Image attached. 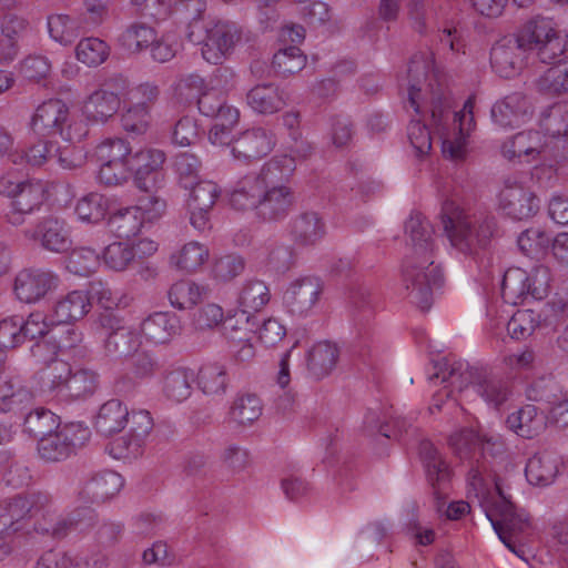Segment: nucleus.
Returning a JSON list of instances; mask_svg holds the SVG:
<instances>
[{"instance_id": "f257e3e1", "label": "nucleus", "mask_w": 568, "mask_h": 568, "mask_svg": "<svg viewBox=\"0 0 568 568\" xmlns=\"http://www.w3.org/2000/svg\"><path fill=\"white\" fill-rule=\"evenodd\" d=\"M409 253L402 266V277L408 297L422 311H428L433 301V288L443 285V274L433 260L434 229L419 212L410 214L405 223Z\"/></svg>"}, {"instance_id": "f03ea898", "label": "nucleus", "mask_w": 568, "mask_h": 568, "mask_svg": "<svg viewBox=\"0 0 568 568\" xmlns=\"http://www.w3.org/2000/svg\"><path fill=\"white\" fill-rule=\"evenodd\" d=\"M440 221L450 245L467 256H477L498 236L494 215L486 212L468 213L450 199L442 203Z\"/></svg>"}, {"instance_id": "7ed1b4c3", "label": "nucleus", "mask_w": 568, "mask_h": 568, "mask_svg": "<svg viewBox=\"0 0 568 568\" xmlns=\"http://www.w3.org/2000/svg\"><path fill=\"white\" fill-rule=\"evenodd\" d=\"M498 499L486 510L494 530L503 544L518 557L525 559L524 549L517 546L520 536L530 528V518L524 509H517L511 495H506L500 478H496Z\"/></svg>"}, {"instance_id": "20e7f679", "label": "nucleus", "mask_w": 568, "mask_h": 568, "mask_svg": "<svg viewBox=\"0 0 568 568\" xmlns=\"http://www.w3.org/2000/svg\"><path fill=\"white\" fill-rule=\"evenodd\" d=\"M0 194L11 199V211L7 214L8 222L14 226L27 224L36 209H40L43 200V187L40 181L26 178L18 172H8L0 176Z\"/></svg>"}, {"instance_id": "39448f33", "label": "nucleus", "mask_w": 568, "mask_h": 568, "mask_svg": "<svg viewBox=\"0 0 568 568\" xmlns=\"http://www.w3.org/2000/svg\"><path fill=\"white\" fill-rule=\"evenodd\" d=\"M536 37L530 27H521L516 34L498 40L490 50V64L501 78L510 79L519 74L529 57V39Z\"/></svg>"}, {"instance_id": "423d86ee", "label": "nucleus", "mask_w": 568, "mask_h": 568, "mask_svg": "<svg viewBox=\"0 0 568 568\" xmlns=\"http://www.w3.org/2000/svg\"><path fill=\"white\" fill-rule=\"evenodd\" d=\"M50 495L45 491H30L0 501V532L11 535L22 529L21 521L45 510Z\"/></svg>"}, {"instance_id": "0eeeda50", "label": "nucleus", "mask_w": 568, "mask_h": 568, "mask_svg": "<svg viewBox=\"0 0 568 568\" xmlns=\"http://www.w3.org/2000/svg\"><path fill=\"white\" fill-rule=\"evenodd\" d=\"M524 27H530L536 34L527 42L529 55L535 54L545 64H557L566 59L567 41L555 30L551 19L536 17Z\"/></svg>"}, {"instance_id": "6e6552de", "label": "nucleus", "mask_w": 568, "mask_h": 568, "mask_svg": "<svg viewBox=\"0 0 568 568\" xmlns=\"http://www.w3.org/2000/svg\"><path fill=\"white\" fill-rule=\"evenodd\" d=\"M242 32L236 23L211 19L204 27L202 57L212 64H221L241 40Z\"/></svg>"}, {"instance_id": "1a4fd4ad", "label": "nucleus", "mask_w": 568, "mask_h": 568, "mask_svg": "<svg viewBox=\"0 0 568 568\" xmlns=\"http://www.w3.org/2000/svg\"><path fill=\"white\" fill-rule=\"evenodd\" d=\"M449 446L454 454L462 460L478 462L484 454L496 455L503 452L504 443L500 436L488 435L470 427H464L449 436Z\"/></svg>"}, {"instance_id": "9d476101", "label": "nucleus", "mask_w": 568, "mask_h": 568, "mask_svg": "<svg viewBox=\"0 0 568 568\" xmlns=\"http://www.w3.org/2000/svg\"><path fill=\"white\" fill-rule=\"evenodd\" d=\"M165 160V153L156 149H141L132 152L128 163L135 186L143 192H152L158 189L164 179L162 166Z\"/></svg>"}, {"instance_id": "9b49d317", "label": "nucleus", "mask_w": 568, "mask_h": 568, "mask_svg": "<svg viewBox=\"0 0 568 568\" xmlns=\"http://www.w3.org/2000/svg\"><path fill=\"white\" fill-rule=\"evenodd\" d=\"M88 436L87 429L77 425H67L39 439L38 453L47 462H60L68 458L77 447L82 446Z\"/></svg>"}, {"instance_id": "f8f14e48", "label": "nucleus", "mask_w": 568, "mask_h": 568, "mask_svg": "<svg viewBox=\"0 0 568 568\" xmlns=\"http://www.w3.org/2000/svg\"><path fill=\"white\" fill-rule=\"evenodd\" d=\"M22 234L28 241L55 253L68 251L72 243L64 221L53 215L44 216L33 224H28L23 227Z\"/></svg>"}, {"instance_id": "ddd939ff", "label": "nucleus", "mask_w": 568, "mask_h": 568, "mask_svg": "<svg viewBox=\"0 0 568 568\" xmlns=\"http://www.w3.org/2000/svg\"><path fill=\"white\" fill-rule=\"evenodd\" d=\"M419 458L425 468L426 477L437 500V509L445 503V487L450 479V468L442 453L427 439L419 443Z\"/></svg>"}, {"instance_id": "4468645a", "label": "nucleus", "mask_w": 568, "mask_h": 568, "mask_svg": "<svg viewBox=\"0 0 568 568\" xmlns=\"http://www.w3.org/2000/svg\"><path fill=\"white\" fill-rule=\"evenodd\" d=\"M124 486V479L114 470L91 475L79 488L77 500L83 506L105 503L115 497Z\"/></svg>"}, {"instance_id": "2eb2a0df", "label": "nucleus", "mask_w": 568, "mask_h": 568, "mask_svg": "<svg viewBox=\"0 0 568 568\" xmlns=\"http://www.w3.org/2000/svg\"><path fill=\"white\" fill-rule=\"evenodd\" d=\"M499 206L508 216L525 220L534 216L539 210L536 195L517 182L506 181L499 193Z\"/></svg>"}, {"instance_id": "dca6fc26", "label": "nucleus", "mask_w": 568, "mask_h": 568, "mask_svg": "<svg viewBox=\"0 0 568 568\" xmlns=\"http://www.w3.org/2000/svg\"><path fill=\"white\" fill-rule=\"evenodd\" d=\"M69 106L60 99H50L42 102L34 111L31 121V130L40 136L60 135L68 123Z\"/></svg>"}, {"instance_id": "f3484780", "label": "nucleus", "mask_w": 568, "mask_h": 568, "mask_svg": "<svg viewBox=\"0 0 568 568\" xmlns=\"http://www.w3.org/2000/svg\"><path fill=\"white\" fill-rule=\"evenodd\" d=\"M191 190L187 200L190 222L194 229L204 231L210 227V211L220 196V189L212 181H199Z\"/></svg>"}, {"instance_id": "a211bd4d", "label": "nucleus", "mask_w": 568, "mask_h": 568, "mask_svg": "<svg viewBox=\"0 0 568 568\" xmlns=\"http://www.w3.org/2000/svg\"><path fill=\"white\" fill-rule=\"evenodd\" d=\"M296 203V194L291 185L262 187L257 217L265 222H277L287 217Z\"/></svg>"}, {"instance_id": "6ab92c4d", "label": "nucleus", "mask_w": 568, "mask_h": 568, "mask_svg": "<svg viewBox=\"0 0 568 568\" xmlns=\"http://www.w3.org/2000/svg\"><path fill=\"white\" fill-rule=\"evenodd\" d=\"M274 145L275 139L272 132L263 128H253L235 138L231 153L236 160L252 162L266 156Z\"/></svg>"}, {"instance_id": "aec40b11", "label": "nucleus", "mask_w": 568, "mask_h": 568, "mask_svg": "<svg viewBox=\"0 0 568 568\" xmlns=\"http://www.w3.org/2000/svg\"><path fill=\"white\" fill-rule=\"evenodd\" d=\"M57 276L43 270L26 268L14 280L16 296L23 303H34L57 286Z\"/></svg>"}, {"instance_id": "412c9836", "label": "nucleus", "mask_w": 568, "mask_h": 568, "mask_svg": "<svg viewBox=\"0 0 568 568\" xmlns=\"http://www.w3.org/2000/svg\"><path fill=\"white\" fill-rule=\"evenodd\" d=\"M321 293L322 284L318 278L303 277L290 285L283 300L291 314L303 316L313 308Z\"/></svg>"}, {"instance_id": "4be33fe9", "label": "nucleus", "mask_w": 568, "mask_h": 568, "mask_svg": "<svg viewBox=\"0 0 568 568\" xmlns=\"http://www.w3.org/2000/svg\"><path fill=\"white\" fill-rule=\"evenodd\" d=\"M29 22L16 14L4 13L0 18V63L12 62L20 50L19 42L28 31Z\"/></svg>"}, {"instance_id": "5701e85b", "label": "nucleus", "mask_w": 568, "mask_h": 568, "mask_svg": "<svg viewBox=\"0 0 568 568\" xmlns=\"http://www.w3.org/2000/svg\"><path fill=\"white\" fill-rule=\"evenodd\" d=\"M71 365L62 359H53L36 374L37 390L45 397H65Z\"/></svg>"}, {"instance_id": "b1692460", "label": "nucleus", "mask_w": 568, "mask_h": 568, "mask_svg": "<svg viewBox=\"0 0 568 568\" xmlns=\"http://www.w3.org/2000/svg\"><path fill=\"white\" fill-rule=\"evenodd\" d=\"M531 113L528 99L520 92L511 93L491 108V118L503 128L519 126Z\"/></svg>"}, {"instance_id": "393cba45", "label": "nucleus", "mask_w": 568, "mask_h": 568, "mask_svg": "<svg viewBox=\"0 0 568 568\" xmlns=\"http://www.w3.org/2000/svg\"><path fill=\"white\" fill-rule=\"evenodd\" d=\"M290 234L297 245L313 246L324 239L326 225L317 212L304 211L291 221Z\"/></svg>"}, {"instance_id": "a878e982", "label": "nucleus", "mask_w": 568, "mask_h": 568, "mask_svg": "<svg viewBox=\"0 0 568 568\" xmlns=\"http://www.w3.org/2000/svg\"><path fill=\"white\" fill-rule=\"evenodd\" d=\"M288 100L287 93L274 83H261L246 94L248 106L260 114H273L282 110Z\"/></svg>"}, {"instance_id": "bb28decb", "label": "nucleus", "mask_w": 568, "mask_h": 568, "mask_svg": "<svg viewBox=\"0 0 568 568\" xmlns=\"http://www.w3.org/2000/svg\"><path fill=\"white\" fill-rule=\"evenodd\" d=\"M180 331V318L170 312H155L141 324L143 336L154 344L169 343Z\"/></svg>"}, {"instance_id": "cd10ccee", "label": "nucleus", "mask_w": 568, "mask_h": 568, "mask_svg": "<svg viewBox=\"0 0 568 568\" xmlns=\"http://www.w3.org/2000/svg\"><path fill=\"white\" fill-rule=\"evenodd\" d=\"M91 308L87 291L75 290L60 298L53 308L51 324H70L83 318Z\"/></svg>"}, {"instance_id": "c85d7f7f", "label": "nucleus", "mask_w": 568, "mask_h": 568, "mask_svg": "<svg viewBox=\"0 0 568 568\" xmlns=\"http://www.w3.org/2000/svg\"><path fill=\"white\" fill-rule=\"evenodd\" d=\"M475 393L494 408L500 407L510 395L508 382L483 367L481 372H474Z\"/></svg>"}, {"instance_id": "c756f323", "label": "nucleus", "mask_w": 568, "mask_h": 568, "mask_svg": "<svg viewBox=\"0 0 568 568\" xmlns=\"http://www.w3.org/2000/svg\"><path fill=\"white\" fill-rule=\"evenodd\" d=\"M129 415L128 407L120 399H110L100 406L93 427L102 436H111L128 425Z\"/></svg>"}, {"instance_id": "7c9ffc66", "label": "nucleus", "mask_w": 568, "mask_h": 568, "mask_svg": "<svg viewBox=\"0 0 568 568\" xmlns=\"http://www.w3.org/2000/svg\"><path fill=\"white\" fill-rule=\"evenodd\" d=\"M206 12V0H180L175 7V13L186 24L185 36L192 43L203 40L204 14Z\"/></svg>"}, {"instance_id": "2f4dec72", "label": "nucleus", "mask_w": 568, "mask_h": 568, "mask_svg": "<svg viewBox=\"0 0 568 568\" xmlns=\"http://www.w3.org/2000/svg\"><path fill=\"white\" fill-rule=\"evenodd\" d=\"M546 414L534 405H525L507 417V426L524 438H534L546 428Z\"/></svg>"}, {"instance_id": "473e14b6", "label": "nucleus", "mask_w": 568, "mask_h": 568, "mask_svg": "<svg viewBox=\"0 0 568 568\" xmlns=\"http://www.w3.org/2000/svg\"><path fill=\"white\" fill-rule=\"evenodd\" d=\"M121 99L109 91L97 89L83 103L85 119L94 123H104L120 109Z\"/></svg>"}, {"instance_id": "72a5a7b5", "label": "nucleus", "mask_w": 568, "mask_h": 568, "mask_svg": "<svg viewBox=\"0 0 568 568\" xmlns=\"http://www.w3.org/2000/svg\"><path fill=\"white\" fill-rule=\"evenodd\" d=\"M296 170L295 159L290 155H275L262 166L258 174V182L263 187H278L290 185V179Z\"/></svg>"}, {"instance_id": "f704fd0d", "label": "nucleus", "mask_w": 568, "mask_h": 568, "mask_svg": "<svg viewBox=\"0 0 568 568\" xmlns=\"http://www.w3.org/2000/svg\"><path fill=\"white\" fill-rule=\"evenodd\" d=\"M339 358L338 347L327 341L315 344L307 354V371L315 379L328 376Z\"/></svg>"}, {"instance_id": "c9c22d12", "label": "nucleus", "mask_w": 568, "mask_h": 568, "mask_svg": "<svg viewBox=\"0 0 568 568\" xmlns=\"http://www.w3.org/2000/svg\"><path fill=\"white\" fill-rule=\"evenodd\" d=\"M483 367H463L462 363L448 365L447 362L439 367V369L429 376V381H438L442 383H449V390L445 392V396L449 397L452 393L456 389L458 392H463L468 386H471L475 390V378L473 374L474 372H481ZM447 388V386H445Z\"/></svg>"}, {"instance_id": "e433bc0d", "label": "nucleus", "mask_w": 568, "mask_h": 568, "mask_svg": "<svg viewBox=\"0 0 568 568\" xmlns=\"http://www.w3.org/2000/svg\"><path fill=\"white\" fill-rule=\"evenodd\" d=\"M558 474V460L551 453H537L526 464L527 480L535 486L550 485Z\"/></svg>"}, {"instance_id": "4c0bfd02", "label": "nucleus", "mask_w": 568, "mask_h": 568, "mask_svg": "<svg viewBox=\"0 0 568 568\" xmlns=\"http://www.w3.org/2000/svg\"><path fill=\"white\" fill-rule=\"evenodd\" d=\"M262 185L253 174L242 178L230 194V205L237 211L255 210L260 205Z\"/></svg>"}, {"instance_id": "58836bf2", "label": "nucleus", "mask_w": 568, "mask_h": 568, "mask_svg": "<svg viewBox=\"0 0 568 568\" xmlns=\"http://www.w3.org/2000/svg\"><path fill=\"white\" fill-rule=\"evenodd\" d=\"M270 290L265 282L256 278L248 280L240 291L237 298L240 310L237 312L254 315L270 302Z\"/></svg>"}, {"instance_id": "ea45409f", "label": "nucleus", "mask_w": 568, "mask_h": 568, "mask_svg": "<svg viewBox=\"0 0 568 568\" xmlns=\"http://www.w3.org/2000/svg\"><path fill=\"white\" fill-rule=\"evenodd\" d=\"M140 347L138 334L129 326L108 334L104 338L103 349L111 358H123L132 355Z\"/></svg>"}, {"instance_id": "a19ab883", "label": "nucleus", "mask_w": 568, "mask_h": 568, "mask_svg": "<svg viewBox=\"0 0 568 568\" xmlns=\"http://www.w3.org/2000/svg\"><path fill=\"white\" fill-rule=\"evenodd\" d=\"M222 329L230 345L252 341L256 334L255 316L236 312L224 320Z\"/></svg>"}, {"instance_id": "79ce46f5", "label": "nucleus", "mask_w": 568, "mask_h": 568, "mask_svg": "<svg viewBox=\"0 0 568 568\" xmlns=\"http://www.w3.org/2000/svg\"><path fill=\"white\" fill-rule=\"evenodd\" d=\"M528 273L519 267H513L505 272L501 281V297L505 303L518 305L528 300L529 284Z\"/></svg>"}, {"instance_id": "37998d69", "label": "nucleus", "mask_w": 568, "mask_h": 568, "mask_svg": "<svg viewBox=\"0 0 568 568\" xmlns=\"http://www.w3.org/2000/svg\"><path fill=\"white\" fill-rule=\"evenodd\" d=\"M112 231L119 239H131L136 236L145 225L143 222V212L136 206L121 209L113 213L109 220Z\"/></svg>"}, {"instance_id": "c03bdc74", "label": "nucleus", "mask_w": 568, "mask_h": 568, "mask_svg": "<svg viewBox=\"0 0 568 568\" xmlns=\"http://www.w3.org/2000/svg\"><path fill=\"white\" fill-rule=\"evenodd\" d=\"M349 301L354 308L355 320L361 323H367L374 315L377 295L366 283H356L349 292Z\"/></svg>"}, {"instance_id": "a18cd8bd", "label": "nucleus", "mask_w": 568, "mask_h": 568, "mask_svg": "<svg viewBox=\"0 0 568 568\" xmlns=\"http://www.w3.org/2000/svg\"><path fill=\"white\" fill-rule=\"evenodd\" d=\"M227 384V372L223 364H205L200 368L197 373V386L206 395L224 394Z\"/></svg>"}, {"instance_id": "49530a36", "label": "nucleus", "mask_w": 568, "mask_h": 568, "mask_svg": "<svg viewBox=\"0 0 568 568\" xmlns=\"http://www.w3.org/2000/svg\"><path fill=\"white\" fill-rule=\"evenodd\" d=\"M99 375L88 368H79L73 371L71 368L69 381L65 387L64 398H85L93 395L98 388Z\"/></svg>"}, {"instance_id": "de8ad7c7", "label": "nucleus", "mask_w": 568, "mask_h": 568, "mask_svg": "<svg viewBox=\"0 0 568 568\" xmlns=\"http://www.w3.org/2000/svg\"><path fill=\"white\" fill-rule=\"evenodd\" d=\"M306 55L296 45L280 49L272 60V70L278 77L286 78L303 70Z\"/></svg>"}, {"instance_id": "09e8293b", "label": "nucleus", "mask_w": 568, "mask_h": 568, "mask_svg": "<svg viewBox=\"0 0 568 568\" xmlns=\"http://www.w3.org/2000/svg\"><path fill=\"white\" fill-rule=\"evenodd\" d=\"M536 89L546 95H558L568 92V62L552 64L536 80Z\"/></svg>"}, {"instance_id": "8fccbe9b", "label": "nucleus", "mask_w": 568, "mask_h": 568, "mask_svg": "<svg viewBox=\"0 0 568 568\" xmlns=\"http://www.w3.org/2000/svg\"><path fill=\"white\" fill-rule=\"evenodd\" d=\"M155 31L143 22H134L119 36V43L129 52L138 53L154 42Z\"/></svg>"}, {"instance_id": "3c124183", "label": "nucleus", "mask_w": 568, "mask_h": 568, "mask_svg": "<svg viewBox=\"0 0 568 568\" xmlns=\"http://www.w3.org/2000/svg\"><path fill=\"white\" fill-rule=\"evenodd\" d=\"M529 400L542 403L555 407L562 398V390L559 383L552 376H544L535 379L527 388Z\"/></svg>"}, {"instance_id": "603ef678", "label": "nucleus", "mask_w": 568, "mask_h": 568, "mask_svg": "<svg viewBox=\"0 0 568 568\" xmlns=\"http://www.w3.org/2000/svg\"><path fill=\"white\" fill-rule=\"evenodd\" d=\"M31 399V393L24 388L20 381L6 374H0V410L9 412L20 407Z\"/></svg>"}, {"instance_id": "864d4df0", "label": "nucleus", "mask_w": 568, "mask_h": 568, "mask_svg": "<svg viewBox=\"0 0 568 568\" xmlns=\"http://www.w3.org/2000/svg\"><path fill=\"white\" fill-rule=\"evenodd\" d=\"M24 432L30 436L41 439L59 427L58 417L47 408H37L24 417Z\"/></svg>"}, {"instance_id": "5fc2aeb1", "label": "nucleus", "mask_w": 568, "mask_h": 568, "mask_svg": "<svg viewBox=\"0 0 568 568\" xmlns=\"http://www.w3.org/2000/svg\"><path fill=\"white\" fill-rule=\"evenodd\" d=\"M551 236L541 227L532 226L519 234L517 244L525 255L539 257L547 252L548 247L551 245Z\"/></svg>"}, {"instance_id": "6e6d98bb", "label": "nucleus", "mask_w": 568, "mask_h": 568, "mask_svg": "<svg viewBox=\"0 0 568 568\" xmlns=\"http://www.w3.org/2000/svg\"><path fill=\"white\" fill-rule=\"evenodd\" d=\"M209 257V250L197 242L185 244L176 254L170 257L171 264L185 272H194Z\"/></svg>"}, {"instance_id": "4d7b16f0", "label": "nucleus", "mask_w": 568, "mask_h": 568, "mask_svg": "<svg viewBox=\"0 0 568 568\" xmlns=\"http://www.w3.org/2000/svg\"><path fill=\"white\" fill-rule=\"evenodd\" d=\"M231 417L240 425H251L262 415V402L254 394L237 396L231 407Z\"/></svg>"}, {"instance_id": "13d9d810", "label": "nucleus", "mask_w": 568, "mask_h": 568, "mask_svg": "<svg viewBox=\"0 0 568 568\" xmlns=\"http://www.w3.org/2000/svg\"><path fill=\"white\" fill-rule=\"evenodd\" d=\"M77 59L88 67H98L109 55L108 44L99 38L82 39L75 48Z\"/></svg>"}, {"instance_id": "bf43d9fd", "label": "nucleus", "mask_w": 568, "mask_h": 568, "mask_svg": "<svg viewBox=\"0 0 568 568\" xmlns=\"http://www.w3.org/2000/svg\"><path fill=\"white\" fill-rule=\"evenodd\" d=\"M202 162L192 153L182 152L174 158V170L182 187L189 189L199 182Z\"/></svg>"}, {"instance_id": "052dcab7", "label": "nucleus", "mask_w": 568, "mask_h": 568, "mask_svg": "<svg viewBox=\"0 0 568 568\" xmlns=\"http://www.w3.org/2000/svg\"><path fill=\"white\" fill-rule=\"evenodd\" d=\"M108 210L106 199L97 192H92L80 199L75 206L78 216L90 223L103 220Z\"/></svg>"}, {"instance_id": "680f3d73", "label": "nucleus", "mask_w": 568, "mask_h": 568, "mask_svg": "<svg viewBox=\"0 0 568 568\" xmlns=\"http://www.w3.org/2000/svg\"><path fill=\"white\" fill-rule=\"evenodd\" d=\"M540 323V316L532 310L517 311L507 324V331L511 338L525 339L529 337Z\"/></svg>"}, {"instance_id": "e2e57ef3", "label": "nucleus", "mask_w": 568, "mask_h": 568, "mask_svg": "<svg viewBox=\"0 0 568 568\" xmlns=\"http://www.w3.org/2000/svg\"><path fill=\"white\" fill-rule=\"evenodd\" d=\"M192 382L193 374L185 369H175L164 378V393L172 400L182 402L191 395Z\"/></svg>"}, {"instance_id": "0e129e2a", "label": "nucleus", "mask_w": 568, "mask_h": 568, "mask_svg": "<svg viewBox=\"0 0 568 568\" xmlns=\"http://www.w3.org/2000/svg\"><path fill=\"white\" fill-rule=\"evenodd\" d=\"M239 110H226V115H221L219 120L214 121V124L210 129V142L214 145H230L232 148L235 138L231 135V131L239 122Z\"/></svg>"}, {"instance_id": "69168bd1", "label": "nucleus", "mask_w": 568, "mask_h": 568, "mask_svg": "<svg viewBox=\"0 0 568 568\" xmlns=\"http://www.w3.org/2000/svg\"><path fill=\"white\" fill-rule=\"evenodd\" d=\"M171 305L179 310L193 307L200 301L201 294L197 285L187 281L176 282L168 293Z\"/></svg>"}, {"instance_id": "338daca9", "label": "nucleus", "mask_w": 568, "mask_h": 568, "mask_svg": "<svg viewBox=\"0 0 568 568\" xmlns=\"http://www.w3.org/2000/svg\"><path fill=\"white\" fill-rule=\"evenodd\" d=\"M195 102L199 111L203 115L212 118L214 121L219 120L221 115H226V110H237L229 105L224 95L216 90L203 91Z\"/></svg>"}, {"instance_id": "774afa93", "label": "nucleus", "mask_w": 568, "mask_h": 568, "mask_svg": "<svg viewBox=\"0 0 568 568\" xmlns=\"http://www.w3.org/2000/svg\"><path fill=\"white\" fill-rule=\"evenodd\" d=\"M135 252L132 246L122 242H113L103 251L105 265L113 271H124L134 260Z\"/></svg>"}]
</instances>
